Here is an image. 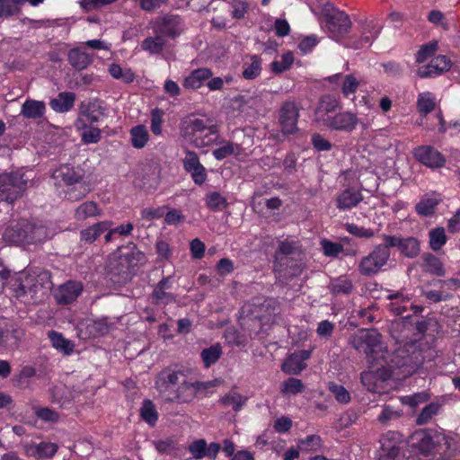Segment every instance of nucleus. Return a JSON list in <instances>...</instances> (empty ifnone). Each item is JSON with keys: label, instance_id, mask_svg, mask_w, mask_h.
<instances>
[{"label": "nucleus", "instance_id": "obj_1", "mask_svg": "<svg viewBox=\"0 0 460 460\" xmlns=\"http://www.w3.org/2000/svg\"><path fill=\"white\" fill-rule=\"evenodd\" d=\"M423 356L416 342L397 348L385 361H375L371 370L361 373V384L372 393H380L384 381L393 376L407 377L422 364Z\"/></svg>", "mask_w": 460, "mask_h": 460}, {"label": "nucleus", "instance_id": "obj_2", "mask_svg": "<svg viewBox=\"0 0 460 460\" xmlns=\"http://www.w3.org/2000/svg\"><path fill=\"white\" fill-rule=\"evenodd\" d=\"M52 178L60 195L69 201H78L89 192L84 181V171L80 166L62 164L54 170Z\"/></svg>", "mask_w": 460, "mask_h": 460}, {"label": "nucleus", "instance_id": "obj_3", "mask_svg": "<svg viewBox=\"0 0 460 460\" xmlns=\"http://www.w3.org/2000/svg\"><path fill=\"white\" fill-rule=\"evenodd\" d=\"M381 334L374 329H360L350 339L351 346L358 351L367 356L369 365L375 361H385L389 359V353L381 341Z\"/></svg>", "mask_w": 460, "mask_h": 460}, {"label": "nucleus", "instance_id": "obj_4", "mask_svg": "<svg viewBox=\"0 0 460 460\" xmlns=\"http://www.w3.org/2000/svg\"><path fill=\"white\" fill-rule=\"evenodd\" d=\"M50 275L48 271L28 274L13 285L15 296L24 303L38 302L44 298L50 288Z\"/></svg>", "mask_w": 460, "mask_h": 460}, {"label": "nucleus", "instance_id": "obj_5", "mask_svg": "<svg viewBox=\"0 0 460 460\" xmlns=\"http://www.w3.org/2000/svg\"><path fill=\"white\" fill-rule=\"evenodd\" d=\"M31 181L22 170L0 174V200L13 203L25 193Z\"/></svg>", "mask_w": 460, "mask_h": 460}, {"label": "nucleus", "instance_id": "obj_6", "mask_svg": "<svg viewBox=\"0 0 460 460\" xmlns=\"http://www.w3.org/2000/svg\"><path fill=\"white\" fill-rule=\"evenodd\" d=\"M186 135L192 136L196 147L210 146L217 138V126L213 119L201 117L185 121Z\"/></svg>", "mask_w": 460, "mask_h": 460}, {"label": "nucleus", "instance_id": "obj_7", "mask_svg": "<svg viewBox=\"0 0 460 460\" xmlns=\"http://www.w3.org/2000/svg\"><path fill=\"white\" fill-rule=\"evenodd\" d=\"M4 236L8 242L14 244L41 242L47 238L46 229L43 226H36L25 219L8 227Z\"/></svg>", "mask_w": 460, "mask_h": 460}, {"label": "nucleus", "instance_id": "obj_8", "mask_svg": "<svg viewBox=\"0 0 460 460\" xmlns=\"http://www.w3.org/2000/svg\"><path fill=\"white\" fill-rule=\"evenodd\" d=\"M416 447L424 456L441 454L450 448L451 439L445 434L433 430H424L415 434Z\"/></svg>", "mask_w": 460, "mask_h": 460}, {"label": "nucleus", "instance_id": "obj_9", "mask_svg": "<svg viewBox=\"0 0 460 460\" xmlns=\"http://www.w3.org/2000/svg\"><path fill=\"white\" fill-rule=\"evenodd\" d=\"M390 256L391 252L385 242L377 244L372 252L359 260L358 270L362 276H375L388 263Z\"/></svg>", "mask_w": 460, "mask_h": 460}, {"label": "nucleus", "instance_id": "obj_10", "mask_svg": "<svg viewBox=\"0 0 460 460\" xmlns=\"http://www.w3.org/2000/svg\"><path fill=\"white\" fill-rule=\"evenodd\" d=\"M324 18L329 36L335 40L342 39L351 27L349 15L332 6L325 9Z\"/></svg>", "mask_w": 460, "mask_h": 460}, {"label": "nucleus", "instance_id": "obj_11", "mask_svg": "<svg viewBox=\"0 0 460 460\" xmlns=\"http://www.w3.org/2000/svg\"><path fill=\"white\" fill-rule=\"evenodd\" d=\"M184 377L182 371H176L173 369L166 368L162 370L155 378V388L159 394L167 401Z\"/></svg>", "mask_w": 460, "mask_h": 460}, {"label": "nucleus", "instance_id": "obj_12", "mask_svg": "<svg viewBox=\"0 0 460 460\" xmlns=\"http://www.w3.org/2000/svg\"><path fill=\"white\" fill-rule=\"evenodd\" d=\"M302 253L303 249L298 241L286 239L280 242L275 253V270L282 271L284 266H288L289 257L301 261Z\"/></svg>", "mask_w": 460, "mask_h": 460}, {"label": "nucleus", "instance_id": "obj_13", "mask_svg": "<svg viewBox=\"0 0 460 460\" xmlns=\"http://www.w3.org/2000/svg\"><path fill=\"white\" fill-rule=\"evenodd\" d=\"M153 33L161 34L163 38L173 39L182 31L181 18L177 15L157 17L150 22Z\"/></svg>", "mask_w": 460, "mask_h": 460}, {"label": "nucleus", "instance_id": "obj_14", "mask_svg": "<svg viewBox=\"0 0 460 460\" xmlns=\"http://www.w3.org/2000/svg\"><path fill=\"white\" fill-rule=\"evenodd\" d=\"M83 290L82 282L68 280L53 289V296L58 305H68L76 301Z\"/></svg>", "mask_w": 460, "mask_h": 460}, {"label": "nucleus", "instance_id": "obj_15", "mask_svg": "<svg viewBox=\"0 0 460 460\" xmlns=\"http://www.w3.org/2000/svg\"><path fill=\"white\" fill-rule=\"evenodd\" d=\"M108 116V109L105 103L98 99L83 102L79 106V117L77 119H84L86 123L94 124Z\"/></svg>", "mask_w": 460, "mask_h": 460}, {"label": "nucleus", "instance_id": "obj_16", "mask_svg": "<svg viewBox=\"0 0 460 460\" xmlns=\"http://www.w3.org/2000/svg\"><path fill=\"white\" fill-rule=\"evenodd\" d=\"M382 239L387 243L389 249L397 247L408 258L417 257L420 253V242L415 237L402 238L396 235L383 234Z\"/></svg>", "mask_w": 460, "mask_h": 460}, {"label": "nucleus", "instance_id": "obj_17", "mask_svg": "<svg viewBox=\"0 0 460 460\" xmlns=\"http://www.w3.org/2000/svg\"><path fill=\"white\" fill-rule=\"evenodd\" d=\"M298 117L299 110L294 102H287L281 106L279 121L284 135H292L297 131Z\"/></svg>", "mask_w": 460, "mask_h": 460}, {"label": "nucleus", "instance_id": "obj_18", "mask_svg": "<svg viewBox=\"0 0 460 460\" xmlns=\"http://www.w3.org/2000/svg\"><path fill=\"white\" fill-rule=\"evenodd\" d=\"M412 154L417 161L432 169L442 167L446 163L444 155L430 146H418Z\"/></svg>", "mask_w": 460, "mask_h": 460}, {"label": "nucleus", "instance_id": "obj_19", "mask_svg": "<svg viewBox=\"0 0 460 460\" xmlns=\"http://www.w3.org/2000/svg\"><path fill=\"white\" fill-rule=\"evenodd\" d=\"M358 123V119L355 114L346 111L337 113L325 119L323 126L332 129L350 132Z\"/></svg>", "mask_w": 460, "mask_h": 460}, {"label": "nucleus", "instance_id": "obj_20", "mask_svg": "<svg viewBox=\"0 0 460 460\" xmlns=\"http://www.w3.org/2000/svg\"><path fill=\"white\" fill-rule=\"evenodd\" d=\"M451 61L443 55L434 58L428 65L418 68L417 75L421 78L435 77L448 71Z\"/></svg>", "mask_w": 460, "mask_h": 460}, {"label": "nucleus", "instance_id": "obj_21", "mask_svg": "<svg viewBox=\"0 0 460 460\" xmlns=\"http://www.w3.org/2000/svg\"><path fill=\"white\" fill-rule=\"evenodd\" d=\"M311 350H298L291 354L282 364V370L290 375H297L306 367L305 363L311 357Z\"/></svg>", "mask_w": 460, "mask_h": 460}, {"label": "nucleus", "instance_id": "obj_22", "mask_svg": "<svg viewBox=\"0 0 460 460\" xmlns=\"http://www.w3.org/2000/svg\"><path fill=\"white\" fill-rule=\"evenodd\" d=\"M197 393L196 384L186 381L185 376L181 378L173 394L168 402H190Z\"/></svg>", "mask_w": 460, "mask_h": 460}, {"label": "nucleus", "instance_id": "obj_23", "mask_svg": "<svg viewBox=\"0 0 460 460\" xmlns=\"http://www.w3.org/2000/svg\"><path fill=\"white\" fill-rule=\"evenodd\" d=\"M213 73L208 68H198L191 71L182 82V85L187 90L199 89L204 83L211 78Z\"/></svg>", "mask_w": 460, "mask_h": 460}, {"label": "nucleus", "instance_id": "obj_24", "mask_svg": "<svg viewBox=\"0 0 460 460\" xmlns=\"http://www.w3.org/2000/svg\"><path fill=\"white\" fill-rule=\"evenodd\" d=\"M394 434H386L380 439L381 447L376 460H399V447L391 441Z\"/></svg>", "mask_w": 460, "mask_h": 460}, {"label": "nucleus", "instance_id": "obj_25", "mask_svg": "<svg viewBox=\"0 0 460 460\" xmlns=\"http://www.w3.org/2000/svg\"><path fill=\"white\" fill-rule=\"evenodd\" d=\"M338 108L339 101L335 97L331 95L323 96L314 112L315 119L323 124L325 119L332 116L329 113L335 111Z\"/></svg>", "mask_w": 460, "mask_h": 460}, {"label": "nucleus", "instance_id": "obj_26", "mask_svg": "<svg viewBox=\"0 0 460 460\" xmlns=\"http://www.w3.org/2000/svg\"><path fill=\"white\" fill-rule=\"evenodd\" d=\"M75 128L80 132L84 144H96L102 139V130L86 123L84 119H76Z\"/></svg>", "mask_w": 460, "mask_h": 460}, {"label": "nucleus", "instance_id": "obj_27", "mask_svg": "<svg viewBox=\"0 0 460 460\" xmlns=\"http://www.w3.org/2000/svg\"><path fill=\"white\" fill-rule=\"evenodd\" d=\"M386 298L390 300V304L387 305L388 309L395 315H403L407 312L411 297L402 291H396L394 293L389 292Z\"/></svg>", "mask_w": 460, "mask_h": 460}, {"label": "nucleus", "instance_id": "obj_28", "mask_svg": "<svg viewBox=\"0 0 460 460\" xmlns=\"http://www.w3.org/2000/svg\"><path fill=\"white\" fill-rule=\"evenodd\" d=\"M113 225L112 221L97 222L80 232V240L85 243H93Z\"/></svg>", "mask_w": 460, "mask_h": 460}, {"label": "nucleus", "instance_id": "obj_29", "mask_svg": "<svg viewBox=\"0 0 460 460\" xmlns=\"http://www.w3.org/2000/svg\"><path fill=\"white\" fill-rule=\"evenodd\" d=\"M363 199L361 192L358 190L348 188L337 197V208L341 210H349L358 206Z\"/></svg>", "mask_w": 460, "mask_h": 460}, {"label": "nucleus", "instance_id": "obj_30", "mask_svg": "<svg viewBox=\"0 0 460 460\" xmlns=\"http://www.w3.org/2000/svg\"><path fill=\"white\" fill-rule=\"evenodd\" d=\"M23 330L14 323H8L0 329V344H17L22 338Z\"/></svg>", "mask_w": 460, "mask_h": 460}, {"label": "nucleus", "instance_id": "obj_31", "mask_svg": "<svg viewBox=\"0 0 460 460\" xmlns=\"http://www.w3.org/2000/svg\"><path fill=\"white\" fill-rule=\"evenodd\" d=\"M67 58L69 64L76 70L85 69L93 61L92 56L86 53L82 47L71 49Z\"/></svg>", "mask_w": 460, "mask_h": 460}, {"label": "nucleus", "instance_id": "obj_32", "mask_svg": "<svg viewBox=\"0 0 460 460\" xmlns=\"http://www.w3.org/2000/svg\"><path fill=\"white\" fill-rule=\"evenodd\" d=\"M75 94L71 92H63L49 102L51 109L57 112H66L72 109Z\"/></svg>", "mask_w": 460, "mask_h": 460}, {"label": "nucleus", "instance_id": "obj_33", "mask_svg": "<svg viewBox=\"0 0 460 460\" xmlns=\"http://www.w3.org/2000/svg\"><path fill=\"white\" fill-rule=\"evenodd\" d=\"M153 36L146 38L141 42V49L151 55H156L163 52L166 40L158 33H153Z\"/></svg>", "mask_w": 460, "mask_h": 460}, {"label": "nucleus", "instance_id": "obj_34", "mask_svg": "<svg viewBox=\"0 0 460 460\" xmlns=\"http://www.w3.org/2000/svg\"><path fill=\"white\" fill-rule=\"evenodd\" d=\"M111 330V323L107 318L91 321L86 325V334L90 338H96L108 334Z\"/></svg>", "mask_w": 460, "mask_h": 460}, {"label": "nucleus", "instance_id": "obj_35", "mask_svg": "<svg viewBox=\"0 0 460 460\" xmlns=\"http://www.w3.org/2000/svg\"><path fill=\"white\" fill-rule=\"evenodd\" d=\"M102 215V209L94 201H85L79 205L75 210V218L84 221L88 217H96Z\"/></svg>", "mask_w": 460, "mask_h": 460}, {"label": "nucleus", "instance_id": "obj_36", "mask_svg": "<svg viewBox=\"0 0 460 460\" xmlns=\"http://www.w3.org/2000/svg\"><path fill=\"white\" fill-rule=\"evenodd\" d=\"M51 345L65 355H70L75 348V344L70 340L66 339L61 333L56 331H50L48 333Z\"/></svg>", "mask_w": 460, "mask_h": 460}, {"label": "nucleus", "instance_id": "obj_37", "mask_svg": "<svg viewBox=\"0 0 460 460\" xmlns=\"http://www.w3.org/2000/svg\"><path fill=\"white\" fill-rule=\"evenodd\" d=\"M45 112V104L43 102L27 100L22 106L21 114L28 119H39Z\"/></svg>", "mask_w": 460, "mask_h": 460}, {"label": "nucleus", "instance_id": "obj_38", "mask_svg": "<svg viewBox=\"0 0 460 460\" xmlns=\"http://www.w3.org/2000/svg\"><path fill=\"white\" fill-rule=\"evenodd\" d=\"M354 289L352 280L348 276H340L330 283V290L333 295H349Z\"/></svg>", "mask_w": 460, "mask_h": 460}, {"label": "nucleus", "instance_id": "obj_39", "mask_svg": "<svg viewBox=\"0 0 460 460\" xmlns=\"http://www.w3.org/2000/svg\"><path fill=\"white\" fill-rule=\"evenodd\" d=\"M247 400L248 398L238 393L236 389H232L221 397L220 402L225 406L231 407L234 411H239L246 404Z\"/></svg>", "mask_w": 460, "mask_h": 460}, {"label": "nucleus", "instance_id": "obj_40", "mask_svg": "<svg viewBox=\"0 0 460 460\" xmlns=\"http://www.w3.org/2000/svg\"><path fill=\"white\" fill-rule=\"evenodd\" d=\"M242 147L239 144L229 141H222L221 146L213 150V156L217 160H223L228 156H238L241 154Z\"/></svg>", "mask_w": 460, "mask_h": 460}, {"label": "nucleus", "instance_id": "obj_41", "mask_svg": "<svg viewBox=\"0 0 460 460\" xmlns=\"http://www.w3.org/2000/svg\"><path fill=\"white\" fill-rule=\"evenodd\" d=\"M131 145L137 149L143 148L149 140V133L146 126L137 125L130 131Z\"/></svg>", "mask_w": 460, "mask_h": 460}, {"label": "nucleus", "instance_id": "obj_42", "mask_svg": "<svg viewBox=\"0 0 460 460\" xmlns=\"http://www.w3.org/2000/svg\"><path fill=\"white\" fill-rule=\"evenodd\" d=\"M439 199L435 196H424L420 202L416 205L415 209L420 216H431L435 208L438 204Z\"/></svg>", "mask_w": 460, "mask_h": 460}, {"label": "nucleus", "instance_id": "obj_43", "mask_svg": "<svg viewBox=\"0 0 460 460\" xmlns=\"http://www.w3.org/2000/svg\"><path fill=\"white\" fill-rule=\"evenodd\" d=\"M222 355V348L220 344L216 343L209 348L204 349L201 353V358L206 367H209L215 364Z\"/></svg>", "mask_w": 460, "mask_h": 460}, {"label": "nucleus", "instance_id": "obj_44", "mask_svg": "<svg viewBox=\"0 0 460 460\" xmlns=\"http://www.w3.org/2000/svg\"><path fill=\"white\" fill-rule=\"evenodd\" d=\"M140 416L150 426H154L158 419L155 404L150 400H145L140 408Z\"/></svg>", "mask_w": 460, "mask_h": 460}, {"label": "nucleus", "instance_id": "obj_45", "mask_svg": "<svg viewBox=\"0 0 460 460\" xmlns=\"http://www.w3.org/2000/svg\"><path fill=\"white\" fill-rule=\"evenodd\" d=\"M429 246L433 251L440 250L447 243V235L443 227H436L429 231Z\"/></svg>", "mask_w": 460, "mask_h": 460}, {"label": "nucleus", "instance_id": "obj_46", "mask_svg": "<svg viewBox=\"0 0 460 460\" xmlns=\"http://www.w3.org/2000/svg\"><path fill=\"white\" fill-rule=\"evenodd\" d=\"M109 73L113 78L119 79L127 84L132 83L135 80V74L131 68L123 69L118 64H111L109 66Z\"/></svg>", "mask_w": 460, "mask_h": 460}, {"label": "nucleus", "instance_id": "obj_47", "mask_svg": "<svg viewBox=\"0 0 460 460\" xmlns=\"http://www.w3.org/2000/svg\"><path fill=\"white\" fill-rule=\"evenodd\" d=\"M205 202L207 207L213 211L222 210L227 207L226 199L217 191L208 192L206 195Z\"/></svg>", "mask_w": 460, "mask_h": 460}, {"label": "nucleus", "instance_id": "obj_48", "mask_svg": "<svg viewBox=\"0 0 460 460\" xmlns=\"http://www.w3.org/2000/svg\"><path fill=\"white\" fill-rule=\"evenodd\" d=\"M323 446L322 438L318 435H309L298 440V447L303 452H313L319 450Z\"/></svg>", "mask_w": 460, "mask_h": 460}, {"label": "nucleus", "instance_id": "obj_49", "mask_svg": "<svg viewBox=\"0 0 460 460\" xmlns=\"http://www.w3.org/2000/svg\"><path fill=\"white\" fill-rule=\"evenodd\" d=\"M328 389L337 402L341 404H348L350 402V394L343 385L334 382H330L328 384Z\"/></svg>", "mask_w": 460, "mask_h": 460}, {"label": "nucleus", "instance_id": "obj_50", "mask_svg": "<svg viewBox=\"0 0 460 460\" xmlns=\"http://www.w3.org/2000/svg\"><path fill=\"white\" fill-rule=\"evenodd\" d=\"M35 375V367L30 365H26L22 367L19 373L13 376V381L14 385L19 387H25L28 385L30 379Z\"/></svg>", "mask_w": 460, "mask_h": 460}, {"label": "nucleus", "instance_id": "obj_51", "mask_svg": "<svg viewBox=\"0 0 460 460\" xmlns=\"http://www.w3.org/2000/svg\"><path fill=\"white\" fill-rule=\"evenodd\" d=\"M58 446L50 442H40L34 446L33 456L37 458L52 457L58 451Z\"/></svg>", "mask_w": 460, "mask_h": 460}, {"label": "nucleus", "instance_id": "obj_52", "mask_svg": "<svg viewBox=\"0 0 460 460\" xmlns=\"http://www.w3.org/2000/svg\"><path fill=\"white\" fill-rule=\"evenodd\" d=\"M424 267L426 270L437 276H444L445 270L442 262L438 258L432 254H426L424 256Z\"/></svg>", "mask_w": 460, "mask_h": 460}, {"label": "nucleus", "instance_id": "obj_53", "mask_svg": "<svg viewBox=\"0 0 460 460\" xmlns=\"http://www.w3.org/2000/svg\"><path fill=\"white\" fill-rule=\"evenodd\" d=\"M261 59L257 56H252L251 63L244 65L243 76L247 80H252L256 78L261 74Z\"/></svg>", "mask_w": 460, "mask_h": 460}, {"label": "nucleus", "instance_id": "obj_54", "mask_svg": "<svg viewBox=\"0 0 460 460\" xmlns=\"http://www.w3.org/2000/svg\"><path fill=\"white\" fill-rule=\"evenodd\" d=\"M418 111L422 115H427L435 107V100L430 93H422L418 96Z\"/></svg>", "mask_w": 460, "mask_h": 460}, {"label": "nucleus", "instance_id": "obj_55", "mask_svg": "<svg viewBox=\"0 0 460 460\" xmlns=\"http://www.w3.org/2000/svg\"><path fill=\"white\" fill-rule=\"evenodd\" d=\"M21 0H0V17H9L20 12Z\"/></svg>", "mask_w": 460, "mask_h": 460}, {"label": "nucleus", "instance_id": "obj_56", "mask_svg": "<svg viewBox=\"0 0 460 460\" xmlns=\"http://www.w3.org/2000/svg\"><path fill=\"white\" fill-rule=\"evenodd\" d=\"M304 388L299 379L290 377L282 383L280 391L285 395L296 394L303 392Z\"/></svg>", "mask_w": 460, "mask_h": 460}, {"label": "nucleus", "instance_id": "obj_57", "mask_svg": "<svg viewBox=\"0 0 460 460\" xmlns=\"http://www.w3.org/2000/svg\"><path fill=\"white\" fill-rule=\"evenodd\" d=\"M438 50V41L433 40L420 47L415 56L417 63H423Z\"/></svg>", "mask_w": 460, "mask_h": 460}, {"label": "nucleus", "instance_id": "obj_58", "mask_svg": "<svg viewBox=\"0 0 460 460\" xmlns=\"http://www.w3.org/2000/svg\"><path fill=\"white\" fill-rule=\"evenodd\" d=\"M344 228L350 234H353L358 238L370 239L375 235L374 230L371 228H366L364 226H359L353 223H346L344 224Z\"/></svg>", "mask_w": 460, "mask_h": 460}, {"label": "nucleus", "instance_id": "obj_59", "mask_svg": "<svg viewBox=\"0 0 460 460\" xmlns=\"http://www.w3.org/2000/svg\"><path fill=\"white\" fill-rule=\"evenodd\" d=\"M439 409V405L437 403H429L425 406L420 415L417 417L416 422L419 425H425L435 416Z\"/></svg>", "mask_w": 460, "mask_h": 460}, {"label": "nucleus", "instance_id": "obj_60", "mask_svg": "<svg viewBox=\"0 0 460 460\" xmlns=\"http://www.w3.org/2000/svg\"><path fill=\"white\" fill-rule=\"evenodd\" d=\"M152 297L156 305H168L175 301V297L172 293H168L165 289L157 286L153 290Z\"/></svg>", "mask_w": 460, "mask_h": 460}, {"label": "nucleus", "instance_id": "obj_61", "mask_svg": "<svg viewBox=\"0 0 460 460\" xmlns=\"http://www.w3.org/2000/svg\"><path fill=\"white\" fill-rule=\"evenodd\" d=\"M293 61L294 58L291 52L284 53L281 56L280 60H276L271 63L272 70L275 73H282L290 67V66L293 64Z\"/></svg>", "mask_w": 460, "mask_h": 460}, {"label": "nucleus", "instance_id": "obj_62", "mask_svg": "<svg viewBox=\"0 0 460 460\" xmlns=\"http://www.w3.org/2000/svg\"><path fill=\"white\" fill-rule=\"evenodd\" d=\"M359 85V80L354 75H347L341 87V92L344 96L348 97L354 93Z\"/></svg>", "mask_w": 460, "mask_h": 460}, {"label": "nucleus", "instance_id": "obj_63", "mask_svg": "<svg viewBox=\"0 0 460 460\" xmlns=\"http://www.w3.org/2000/svg\"><path fill=\"white\" fill-rule=\"evenodd\" d=\"M225 339L227 343L234 346H245L246 338L240 334L235 329L228 328L225 332Z\"/></svg>", "mask_w": 460, "mask_h": 460}, {"label": "nucleus", "instance_id": "obj_64", "mask_svg": "<svg viewBox=\"0 0 460 460\" xmlns=\"http://www.w3.org/2000/svg\"><path fill=\"white\" fill-rule=\"evenodd\" d=\"M321 245L324 255L330 257H337L343 250L341 244L328 240H323Z\"/></svg>", "mask_w": 460, "mask_h": 460}]
</instances>
